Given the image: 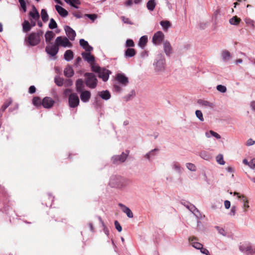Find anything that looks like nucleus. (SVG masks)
Instances as JSON below:
<instances>
[{
    "mask_svg": "<svg viewBox=\"0 0 255 255\" xmlns=\"http://www.w3.org/2000/svg\"><path fill=\"white\" fill-rule=\"evenodd\" d=\"M43 34V32L41 30L31 32L28 36L25 38V41L26 45L31 46L38 45L40 42Z\"/></svg>",
    "mask_w": 255,
    "mask_h": 255,
    "instance_id": "1",
    "label": "nucleus"
},
{
    "mask_svg": "<svg viewBox=\"0 0 255 255\" xmlns=\"http://www.w3.org/2000/svg\"><path fill=\"white\" fill-rule=\"evenodd\" d=\"M84 76L86 85L90 89H95L98 84L96 76L92 73H85Z\"/></svg>",
    "mask_w": 255,
    "mask_h": 255,
    "instance_id": "2",
    "label": "nucleus"
},
{
    "mask_svg": "<svg viewBox=\"0 0 255 255\" xmlns=\"http://www.w3.org/2000/svg\"><path fill=\"white\" fill-rule=\"evenodd\" d=\"M55 42L56 45L59 46L69 47L72 46V43L69 41L68 39L66 37L58 36L55 39Z\"/></svg>",
    "mask_w": 255,
    "mask_h": 255,
    "instance_id": "3",
    "label": "nucleus"
},
{
    "mask_svg": "<svg viewBox=\"0 0 255 255\" xmlns=\"http://www.w3.org/2000/svg\"><path fill=\"white\" fill-rule=\"evenodd\" d=\"M79 104V99L77 94L72 93L69 96V105L71 108H76Z\"/></svg>",
    "mask_w": 255,
    "mask_h": 255,
    "instance_id": "4",
    "label": "nucleus"
},
{
    "mask_svg": "<svg viewBox=\"0 0 255 255\" xmlns=\"http://www.w3.org/2000/svg\"><path fill=\"white\" fill-rule=\"evenodd\" d=\"M126 152H127V153L123 152L120 155L114 156L112 158L113 163L114 164H119L124 162L126 160L129 153L128 151H126Z\"/></svg>",
    "mask_w": 255,
    "mask_h": 255,
    "instance_id": "5",
    "label": "nucleus"
},
{
    "mask_svg": "<svg viewBox=\"0 0 255 255\" xmlns=\"http://www.w3.org/2000/svg\"><path fill=\"white\" fill-rule=\"evenodd\" d=\"M45 51L51 56H55L59 51V47L55 42L53 45H48L45 48Z\"/></svg>",
    "mask_w": 255,
    "mask_h": 255,
    "instance_id": "6",
    "label": "nucleus"
},
{
    "mask_svg": "<svg viewBox=\"0 0 255 255\" xmlns=\"http://www.w3.org/2000/svg\"><path fill=\"white\" fill-rule=\"evenodd\" d=\"M115 80L123 86H127L128 83V78L123 73L117 74Z\"/></svg>",
    "mask_w": 255,
    "mask_h": 255,
    "instance_id": "7",
    "label": "nucleus"
},
{
    "mask_svg": "<svg viewBox=\"0 0 255 255\" xmlns=\"http://www.w3.org/2000/svg\"><path fill=\"white\" fill-rule=\"evenodd\" d=\"M164 38V34L161 31H157L152 37V42L156 45L160 44Z\"/></svg>",
    "mask_w": 255,
    "mask_h": 255,
    "instance_id": "8",
    "label": "nucleus"
},
{
    "mask_svg": "<svg viewBox=\"0 0 255 255\" xmlns=\"http://www.w3.org/2000/svg\"><path fill=\"white\" fill-rule=\"evenodd\" d=\"M54 101L50 97H45L42 101V106L46 109L52 108L54 104Z\"/></svg>",
    "mask_w": 255,
    "mask_h": 255,
    "instance_id": "9",
    "label": "nucleus"
},
{
    "mask_svg": "<svg viewBox=\"0 0 255 255\" xmlns=\"http://www.w3.org/2000/svg\"><path fill=\"white\" fill-rule=\"evenodd\" d=\"M111 73V71L105 68H102L98 72V77L100 78L106 82L107 81L109 77L110 74Z\"/></svg>",
    "mask_w": 255,
    "mask_h": 255,
    "instance_id": "10",
    "label": "nucleus"
},
{
    "mask_svg": "<svg viewBox=\"0 0 255 255\" xmlns=\"http://www.w3.org/2000/svg\"><path fill=\"white\" fill-rule=\"evenodd\" d=\"M64 29L68 38L71 40H74L76 35L75 31L69 26H66Z\"/></svg>",
    "mask_w": 255,
    "mask_h": 255,
    "instance_id": "11",
    "label": "nucleus"
},
{
    "mask_svg": "<svg viewBox=\"0 0 255 255\" xmlns=\"http://www.w3.org/2000/svg\"><path fill=\"white\" fill-rule=\"evenodd\" d=\"M82 56L83 59L87 61L91 65H92L95 62V57L93 55H91L90 52H83L82 53Z\"/></svg>",
    "mask_w": 255,
    "mask_h": 255,
    "instance_id": "12",
    "label": "nucleus"
},
{
    "mask_svg": "<svg viewBox=\"0 0 255 255\" xmlns=\"http://www.w3.org/2000/svg\"><path fill=\"white\" fill-rule=\"evenodd\" d=\"M84 80L82 79H78L76 82V91L78 93L84 91L85 85Z\"/></svg>",
    "mask_w": 255,
    "mask_h": 255,
    "instance_id": "13",
    "label": "nucleus"
},
{
    "mask_svg": "<svg viewBox=\"0 0 255 255\" xmlns=\"http://www.w3.org/2000/svg\"><path fill=\"white\" fill-rule=\"evenodd\" d=\"M80 93H81L80 98L82 102L86 103L89 101L91 96V94L90 91L85 90L80 92Z\"/></svg>",
    "mask_w": 255,
    "mask_h": 255,
    "instance_id": "14",
    "label": "nucleus"
},
{
    "mask_svg": "<svg viewBox=\"0 0 255 255\" xmlns=\"http://www.w3.org/2000/svg\"><path fill=\"white\" fill-rule=\"evenodd\" d=\"M29 15L31 17L30 19L35 20H38L40 18L39 12L34 6H32V11H29Z\"/></svg>",
    "mask_w": 255,
    "mask_h": 255,
    "instance_id": "15",
    "label": "nucleus"
},
{
    "mask_svg": "<svg viewBox=\"0 0 255 255\" xmlns=\"http://www.w3.org/2000/svg\"><path fill=\"white\" fill-rule=\"evenodd\" d=\"M239 249L242 252H249L250 253H252L253 252L252 246L250 243H245L241 245Z\"/></svg>",
    "mask_w": 255,
    "mask_h": 255,
    "instance_id": "16",
    "label": "nucleus"
},
{
    "mask_svg": "<svg viewBox=\"0 0 255 255\" xmlns=\"http://www.w3.org/2000/svg\"><path fill=\"white\" fill-rule=\"evenodd\" d=\"M234 195H237L238 198H242L243 200V202H244V208L245 210V212H246L247 210V209L249 208V202L247 200V198L246 196H245L244 195H240V193L235 192L234 193Z\"/></svg>",
    "mask_w": 255,
    "mask_h": 255,
    "instance_id": "17",
    "label": "nucleus"
},
{
    "mask_svg": "<svg viewBox=\"0 0 255 255\" xmlns=\"http://www.w3.org/2000/svg\"><path fill=\"white\" fill-rule=\"evenodd\" d=\"M163 47L164 52L167 55L169 56L172 52V48L169 41L163 42Z\"/></svg>",
    "mask_w": 255,
    "mask_h": 255,
    "instance_id": "18",
    "label": "nucleus"
},
{
    "mask_svg": "<svg viewBox=\"0 0 255 255\" xmlns=\"http://www.w3.org/2000/svg\"><path fill=\"white\" fill-rule=\"evenodd\" d=\"M80 45L87 52H90L93 50L92 46H90L88 42L83 39H81L79 41Z\"/></svg>",
    "mask_w": 255,
    "mask_h": 255,
    "instance_id": "19",
    "label": "nucleus"
},
{
    "mask_svg": "<svg viewBox=\"0 0 255 255\" xmlns=\"http://www.w3.org/2000/svg\"><path fill=\"white\" fill-rule=\"evenodd\" d=\"M136 54V51L132 48H128L125 52V57L127 58L132 57Z\"/></svg>",
    "mask_w": 255,
    "mask_h": 255,
    "instance_id": "20",
    "label": "nucleus"
},
{
    "mask_svg": "<svg viewBox=\"0 0 255 255\" xmlns=\"http://www.w3.org/2000/svg\"><path fill=\"white\" fill-rule=\"evenodd\" d=\"M119 205L122 208L123 211L127 214L128 217H133V214L129 208L126 207L122 203H120Z\"/></svg>",
    "mask_w": 255,
    "mask_h": 255,
    "instance_id": "21",
    "label": "nucleus"
},
{
    "mask_svg": "<svg viewBox=\"0 0 255 255\" xmlns=\"http://www.w3.org/2000/svg\"><path fill=\"white\" fill-rule=\"evenodd\" d=\"M55 36L54 33L52 31H48L45 34V41L47 44H52L50 43L51 40Z\"/></svg>",
    "mask_w": 255,
    "mask_h": 255,
    "instance_id": "22",
    "label": "nucleus"
},
{
    "mask_svg": "<svg viewBox=\"0 0 255 255\" xmlns=\"http://www.w3.org/2000/svg\"><path fill=\"white\" fill-rule=\"evenodd\" d=\"M55 8H56V10L58 12V13L61 16H62L63 17H65L68 15V11L66 9H65L64 8H63L62 7H61L58 5H56L55 6Z\"/></svg>",
    "mask_w": 255,
    "mask_h": 255,
    "instance_id": "23",
    "label": "nucleus"
},
{
    "mask_svg": "<svg viewBox=\"0 0 255 255\" xmlns=\"http://www.w3.org/2000/svg\"><path fill=\"white\" fill-rule=\"evenodd\" d=\"M22 30L24 32H29L31 29V25L30 24V22L26 20H24L22 24Z\"/></svg>",
    "mask_w": 255,
    "mask_h": 255,
    "instance_id": "24",
    "label": "nucleus"
},
{
    "mask_svg": "<svg viewBox=\"0 0 255 255\" xmlns=\"http://www.w3.org/2000/svg\"><path fill=\"white\" fill-rule=\"evenodd\" d=\"M98 95L105 100H109L111 98V94L108 90L99 92Z\"/></svg>",
    "mask_w": 255,
    "mask_h": 255,
    "instance_id": "25",
    "label": "nucleus"
},
{
    "mask_svg": "<svg viewBox=\"0 0 255 255\" xmlns=\"http://www.w3.org/2000/svg\"><path fill=\"white\" fill-rule=\"evenodd\" d=\"M64 75L67 77H71L74 75V71L72 67L67 66L64 70Z\"/></svg>",
    "mask_w": 255,
    "mask_h": 255,
    "instance_id": "26",
    "label": "nucleus"
},
{
    "mask_svg": "<svg viewBox=\"0 0 255 255\" xmlns=\"http://www.w3.org/2000/svg\"><path fill=\"white\" fill-rule=\"evenodd\" d=\"M165 60L160 59L158 60L156 64V69L158 71H162L164 68Z\"/></svg>",
    "mask_w": 255,
    "mask_h": 255,
    "instance_id": "27",
    "label": "nucleus"
},
{
    "mask_svg": "<svg viewBox=\"0 0 255 255\" xmlns=\"http://www.w3.org/2000/svg\"><path fill=\"white\" fill-rule=\"evenodd\" d=\"M147 36L144 35L141 37L138 42V45L142 48H144L147 42Z\"/></svg>",
    "mask_w": 255,
    "mask_h": 255,
    "instance_id": "28",
    "label": "nucleus"
},
{
    "mask_svg": "<svg viewBox=\"0 0 255 255\" xmlns=\"http://www.w3.org/2000/svg\"><path fill=\"white\" fill-rule=\"evenodd\" d=\"M156 6V0H149L146 3V7L150 11H153Z\"/></svg>",
    "mask_w": 255,
    "mask_h": 255,
    "instance_id": "29",
    "label": "nucleus"
},
{
    "mask_svg": "<svg viewBox=\"0 0 255 255\" xmlns=\"http://www.w3.org/2000/svg\"><path fill=\"white\" fill-rule=\"evenodd\" d=\"M64 56L66 60L70 61L73 58V52L71 50H68L65 52Z\"/></svg>",
    "mask_w": 255,
    "mask_h": 255,
    "instance_id": "30",
    "label": "nucleus"
},
{
    "mask_svg": "<svg viewBox=\"0 0 255 255\" xmlns=\"http://www.w3.org/2000/svg\"><path fill=\"white\" fill-rule=\"evenodd\" d=\"M241 19L237 16H233L229 20L231 24L238 25L241 22Z\"/></svg>",
    "mask_w": 255,
    "mask_h": 255,
    "instance_id": "31",
    "label": "nucleus"
},
{
    "mask_svg": "<svg viewBox=\"0 0 255 255\" xmlns=\"http://www.w3.org/2000/svg\"><path fill=\"white\" fill-rule=\"evenodd\" d=\"M222 58L224 61H228L231 58V54L227 50H224L222 53Z\"/></svg>",
    "mask_w": 255,
    "mask_h": 255,
    "instance_id": "32",
    "label": "nucleus"
},
{
    "mask_svg": "<svg viewBox=\"0 0 255 255\" xmlns=\"http://www.w3.org/2000/svg\"><path fill=\"white\" fill-rule=\"evenodd\" d=\"M192 214L196 217L197 219H200L202 218V215L194 206L192 207Z\"/></svg>",
    "mask_w": 255,
    "mask_h": 255,
    "instance_id": "33",
    "label": "nucleus"
},
{
    "mask_svg": "<svg viewBox=\"0 0 255 255\" xmlns=\"http://www.w3.org/2000/svg\"><path fill=\"white\" fill-rule=\"evenodd\" d=\"M41 18L42 20L45 22L48 20V15L45 9H42L41 11Z\"/></svg>",
    "mask_w": 255,
    "mask_h": 255,
    "instance_id": "34",
    "label": "nucleus"
},
{
    "mask_svg": "<svg viewBox=\"0 0 255 255\" xmlns=\"http://www.w3.org/2000/svg\"><path fill=\"white\" fill-rule=\"evenodd\" d=\"M32 104L35 106H40L42 105V101L38 97H35L32 99Z\"/></svg>",
    "mask_w": 255,
    "mask_h": 255,
    "instance_id": "35",
    "label": "nucleus"
},
{
    "mask_svg": "<svg viewBox=\"0 0 255 255\" xmlns=\"http://www.w3.org/2000/svg\"><path fill=\"white\" fill-rule=\"evenodd\" d=\"M203 246L202 244H201L199 243H198V242H195L194 238L193 237H192V247H193L195 248L196 249L200 250V249L202 248Z\"/></svg>",
    "mask_w": 255,
    "mask_h": 255,
    "instance_id": "36",
    "label": "nucleus"
},
{
    "mask_svg": "<svg viewBox=\"0 0 255 255\" xmlns=\"http://www.w3.org/2000/svg\"><path fill=\"white\" fill-rule=\"evenodd\" d=\"M245 21L246 23V24L250 27L252 28H254L255 27V22L253 20L251 19L250 18H246L245 19Z\"/></svg>",
    "mask_w": 255,
    "mask_h": 255,
    "instance_id": "37",
    "label": "nucleus"
},
{
    "mask_svg": "<svg viewBox=\"0 0 255 255\" xmlns=\"http://www.w3.org/2000/svg\"><path fill=\"white\" fill-rule=\"evenodd\" d=\"M217 162L221 165H224L225 162L223 159V156L222 154H219L216 157Z\"/></svg>",
    "mask_w": 255,
    "mask_h": 255,
    "instance_id": "38",
    "label": "nucleus"
},
{
    "mask_svg": "<svg viewBox=\"0 0 255 255\" xmlns=\"http://www.w3.org/2000/svg\"><path fill=\"white\" fill-rule=\"evenodd\" d=\"M48 26L49 28L53 29L57 27V24L53 18H51Z\"/></svg>",
    "mask_w": 255,
    "mask_h": 255,
    "instance_id": "39",
    "label": "nucleus"
},
{
    "mask_svg": "<svg viewBox=\"0 0 255 255\" xmlns=\"http://www.w3.org/2000/svg\"><path fill=\"white\" fill-rule=\"evenodd\" d=\"M160 25L163 27L164 29H167L170 26V23L169 21H161Z\"/></svg>",
    "mask_w": 255,
    "mask_h": 255,
    "instance_id": "40",
    "label": "nucleus"
},
{
    "mask_svg": "<svg viewBox=\"0 0 255 255\" xmlns=\"http://www.w3.org/2000/svg\"><path fill=\"white\" fill-rule=\"evenodd\" d=\"M55 82L58 86H62L63 84V79L60 77H56L55 78Z\"/></svg>",
    "mask_w": 255,
    "mask_h": 255,
    "instance_id": "41",
    "label": "nucleus"
},
{
    "mask_svg": "<svg viewBox=\"0 0 255 255\" xmlns=\"http://www.w3.org/2000/svg\"><path fill=\"white\" fill-rule=\"evenodd\" d=\"M69 4L73 7L78 8L76 4H80V1L79 0H70Z\"/></svg>",
    "mask_w": 255,
    "mask_h": 255,
    "instance_id": "42",
    "label": "nucleus"
},
{
    "mask_svg": "<svg viewBox=\"0 0 255 255\" xmlns=\"http://www.w3.org/2000/svg\"><path fill=\"white\" fill-rule=\"evenodd\" d=\"M126 46L128 48L132 47L134 46V43L132 39H128L127 40L126 43Z\"/></svg>",
    "mask_w": 255,
    "mask_h": 255,
    "instance_id": "43",
    "label": "nucleus"
},
{
    "mask_svg": "<svg viewBox=\"0 0 255 255\" xmlns=\"http://www.w3.org/2000/svg\"><path fill=\"white\" fill-rule=\"evenodd\" d=\"M121 19L122 20V21L125 23L128 24L132 25L133 24V23L131 22V21L128 17H126L124 16H122L121 17Z\"/></svg>",
    "mask_w": 255,
    "mask_h": 255,
    "instance_id": "44",
    "label": "nucleus"
},
{
    "mask_svg": "<svg viewBox=\"0 0 255 255\" xmlns=\"http://www.w3.org/2000/svg\"><path fill=\"white\" fill-rule=\"evenodd\" d=\"M217 89L220 92L225 93L227 91V88L225 86L219 85L217 86Z\"/></svg>",
    "mask_w": 255,
    "mask_h": 255,
    "instance_id": "45",
    "label": "nucleus"
},
{
    "mask_svg": "<svg viewBox=\"0 0 255 255\" xmlns=\"http://www.w3.org/2000/svg\"><path fill=\"white\" fill-rule=\"evenodd\" d=\"M195 114H196V117L201 121H204V118H203V114H202V113L201 111L200 110H197L196 112H195Z\"/></svg>",
    "mask_w": 255,
    "mask_h": 255,
    "instance_id": "46",
    "label": "nucleus"
},
{
    "mask_svg": "<svg viewBox=\"0 0 255 255\" xmlns=\"http://www.w3.org/2000/svg\"><path fill=\"white\" fill-rule=\"evenodd\" d=\"M92 66V70L93 71H94L95 72H97L98 73V72L100 71V70L102 69L100 67L95 65L94 64V63L91 65Z\"/></svg>",
    "mask_w": 255,
    "mask_h": 255,
    "instance_id": "47",
    "label": "nucleus"
},
{
    "mask_svg": "<svg viewBox=\"0 0 255 255\" xmlns=\"http://www.w3.org/2000/svg\"><path fill=\"white\" fill-rule=\"evenodd\" d=\"M215 228L218 230L219 233L223 236H226V232L224 229L222 228H220L218 226H216Z\"/></svg>",
    "mask_w": 255,
    "mask_h": 255,
    "instance_id": "48",
    "label": "nucleus"
},
{
    "mask_svg": "<svg viewBox=\"0 0 255 255\" xmlns=\"http://www.w3.org/2000/svg\"><path fill=\"white\" fill-rule=\"evenodd\" d=\"M20 5L24 12L26 10V3L24 0H18Z\"/></svg>",
    "mask_w": 255,
    "mask_h": 255,
    "instance_id": "49",
    "label": "nucleus"
},
{
    "mask_svg": "<svg viewBox=\"0 0 255 255\" xmlns=\"http://www.w3.org/2000/svg\"><path fill=\"white\" fill-rule=\"evenodd\" d=\"M85 15L93 21L95 20L97 17L96 14H86Z\"/></svg>",
    "mask_w": 255,
    "mask_h": 255,
    "instance_id": "50",
    "label": "nucleus"
},
{
    "mask_svg": "<svg viewBox=\"0 0 255 255\" xmlns=\"http://www.w3.org/2000/svg\"><path fill=\"white\" fill-rule=\"evenodd\" d=\"M202 105L205 106L210 107L211 108H213L214 105L212 103H210L207 101H204L202 102Z\"/></svg>",
    "mask_w": 255,
    "mask_h": 255,
    "instance_id": "51",
    "label": "nucleus"
},
{
    "mask_svg": "<svg viewBox=\"0 0 255 255\" xmlns=\"http://www.w3.org/2000/svg\"><path fill=\"white\" fill-rule=\"evenodd\" d=\"M115 227H116V228L117 229V230L119 232H121L122 230V228L118 221H115Z\"/></svg>",
    "mask_w": 255,
    "mask_h": 255,
    "instance_id": "52",
    "label": "nucleus"
},
{
    "mask_svg": "<svg viewBox=\"0 0 255 255\" xmlns=\"http://www.w3.org/2000/svg\"><path fill=\"white\" fill-rule=\"evenodd\" d=\"M210 132L212 136L215 137L216 138L219 139L221 138V136L218 133H217L213 130H210Z\"/></svg>",
    "mask_w": 255,
    "mask_h": 255,
    "instance_id": "53",
    "label": "nucleus"
},
{
    "mask_svg": "<svg viewBox=\"0 0 255 255\" xmlns=\"http://www.w3.org/2000/svg\"><path fill=\"white\" fill-rule=\"evenodd\" d=\"M249 166L252 168H255V158L251 160L249 163Z\"/></svg>",
    "mask_w": 255,
    "mask_h": 255,
    "instance_id": "54",
    "label": "nucleus"
},
{
    "mask_svg": "<svg viewBox=\"0 0 255 255\" xmlns=\"http://www.w3.org/2000/svg\"><path fill=\"white\" fill-rule=\"evenodd\" d=\"M116 179H117V178L116 177H113L111 179L110 181V184L112 187H116L117 185L116 184H115V182H114L115 180Z\"/></svg>",
    "mask_w": 255,
    "mask_h": 255,
    "instance_id": "55",
    "label": "nucleus"
},
{
    "mask_svg": "<svg viewBox=\"0 0 255 255\" xmlns=\"http://www.w3.org/2000/svg\"><path fill=\"white\" fill-rule=\"evenodd\" d=\"M200 250L202 254L206 255H210L209 251L206 249L204 248L203 246L202 247V249H200Z\"/></svg>",
    "mask_w": 255,
    "mask_h": 255,
    "instance_id": "56",
    "label": "nucleus"
},
{
    "mask_svg": "<svg viewBox=\"0 0 255 255\" xmlns=\"http://www.w3.org/2000/svg\"><path fill=\"white\" fill-rule=\"evenodd\" d=\"M12 103V100L11 99H8L6 101H5L3 105L6 106L7 108Z\"/></svg>",
    "mask_w": 255,
    "mask_h": 255,
    "instance_id": "57",
    "label": "nucleus"
},
{
    "mask_svg": "<svg viewBox=\"0 0 255 255\" xmlns=\"http://www.w3.org/2000/svg\"><path fill=\"white\" fill-rule=\"evenodd\" d=\"M255 141L252 138L249 139L247 141V145L250 146L254 144Z\"/></svg>",
    "mask_w": 255,
    "mask_h": 255,
    "instance_id": "58",
    "label": "nucleus"
},
{
    "mask_svg": "<svg viewBox=\"0 0 255 255\" xmlns=\"http://www.w3.org/2000/svg\"><path fill=\"white\" fill-rule=\"evenodd\" d=\"M36 91V88L34 86H31L29 88V93L30 94H33Z\"/></svg>",
    "mask_w": 255,
    "mask_h": 255,
    "instance_id": "59",
    "label": "nucleus"
},
{
    "mask_svg": "<svg viewBox=\"0 0 255 255\" xmlns=\"http://www.w3.org/2000/svg\"><path fill=\"white\" fill-rule=\"evenodd\" d=\"M174 169L177 171V172H179L180 171V166H179V164L177 163H175L174 164Z\"/></svg>",
    "mask_w": 255,
    "mask_h": 255,
    "instance_id": "60",
    "label": "nucleus"
},
{
    "mask_svg": "<svg viewBox=\"0 0 255 255\" xmlns=\"http://www.w3.org/2000/svg\"><path fill=\"white\" fill-rule=\"evenodd\" d=\"M236 207L235 206H233L230 211V215L231 216H234L236 214Z\"/></svg>",
    "mask_w": 255,
    "mask_h": 255,
    "instance_id": "61",
    "label": "nucleus"
},
{
    "mask_svg": "<svg viewBox=\"0 0 255 255\" xmlns=\"http://www.w3.org/2000/svg\"><path fill=\"white\" fill-rule=\"evenodd\" d=\"M114 88L115 91L118 92H120L122 90V88H121V87L118 85H115L114 86Z\"/></svg>",
    "mask_w": 255,
    "mask_h": 255,
    "instance_id": "62",
    "label": "nucleus"
},
{
    "mask_svg": "<svg viewBox=\"0 0 255 255\" xmlns=\"http://www.w3.org/2000/svg\"><path fill=\"white\" fill-rule=\"evenodd\" d=\"M182 204L184 205L186 207L187 209H188L189 210H191L190 209L191 204L189 202H182Z\"/></svg>",
    "mask_w": 255,
    "mask_h": 255,
    "instance_id": "63",
    "label": "nucleus"
},
{
    "mask_svg": "<svg viewBox=\"0 0 255 255\" xmlns=\"http://www.w3.org/2000/svg\"><path fill=\"white\" fill-rule=\"evenodd\" d=\"M224 205L226 209H229L231 206L230 202L228 200H226L224 202Z\"/></svg>",
    "mask_w": 255,
    "mask_h": 255,
    "instance_id": "64",
    "label": "nucleus"
}]
</instances>
